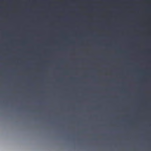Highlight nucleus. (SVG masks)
Segmentation results:
<instances>
[{
	"label": "nucleus",
	"mask_w": 151,
	"mask_h": 151,
	"mask_svg": "<svg viewBox=\"0 0 151 151\" xmlns=\"http://www.w3.org/2000/svg\"><path fill=\"white\" fill-rule=\"evenodd\" d=\"M0 33H1V32H0Z\"/></svg>",
	"instance_id": "8"
},
{
	"label": "nucleus",
	"mask_w": 151,
	"mask_h": 151,
	"mask_svg": "<svg viewBox=\"0 0 151 151\" xmlns=\"http://www.w3.org/2000/svg\"><path fill=\"white\" fill-rule=\"evenodd\" d=\"M116 124H117L118 123H116Z\"/></svg>",
	"instance_id": "7"
},
{
	"label": "nucleus",
	"mask_w": 151,
	"mask_h": 151,
	"mask_svg": "<svg viewBox=\"0 0 151 151\" xmlns=\"http://www.w3.org/2000/svg\"><path fill=\"white\" fill-rule=\"evenodd\" d=\"M0 52H1V50L0 51Z\"/></svg>",
	"instance_id": "3"
},
{
	"label": "nucleus",
	"mask_w": 151,
	"mask_h": 151,
	"mask_svg": "<svg viewBox=\"0 0 151 151\" xmlns=\"http://www.w3.org/2000/svg\"><path fill=\"white\" fill-rule=\"evenodd\" d=\"M128 123H129V122H128Z\"/></svg>",
	"instance_id": "5"
},
{
	"label": "nucleus",
	"mask_w": 151,
	"mask_h": 151,
	"mask_svg": "<svg viewBox=\"0 0 151 151\" xmlns=\"http://www.w3.org/2000/svg\"><path fill=\"white\" fill-rule=\"evenodd\" d=\"M117 123H118V122H117Z\"/></svg>",
	"instance_id": "4"
},
{
	"label": "nucleus",
	"mask_w": 151,
	"mask_h": 151,
	"mask_svg": "<svg viewBox=\"0 0 151 151\" xmlns=\"http://www.w3.org/2000/svg\"><path fill=\"white\" fill-rule=\"evenodd\" d=\"M77 124H78L79 123H78Z\"/></svg>",
	"instance_id": "6"
},
{
	"label": "nucleus",
	"mask_w": 151,
	"mask_h": 151,
	"mask_svg": "<svg viewBox=\"0 0 151 151\" xmlns=\"http://www.w3.org/2000/svg\"><path fill=\"white\" fill-rule=\"evenodd\" d=\"M0 13H1V12H0Z\"/></svg>",
	"instance_id": "2"
},
{
	"label": "nucleus",
	"mask_w": 151,
	"mask_h": 151,
	"mask_svg": "<svg viewBox=\"0 0 151 151\" xmlns=\"http://www.w3.org/2000/svg\"><path fill=\"white\" fill-rule=\"evenodd\" d=\"M0 7H1V6H0Z\"/></svg>",
	"instance_id": "1"
}]
</instances>
